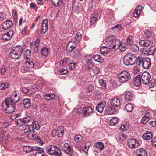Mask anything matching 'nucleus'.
<instances>
[{
    "mask_svg": "<svg viewBox=\"0 0 156 156\" xmlns=\"http://www.w3.org/2000/svg\"><path fill=\"white\" fill-rule=\"evenodd\" d=\"M20 93L18 90L14 91L11 97H7L2 103V107L3 111L7 113L13 112L16 108L15 104L20 100Z\"/></svg>",
    "mask_w": 156,
    "mask_h": 156,
    "instance_id": "f257e3e1",
    "label": "nucleus"
},
{
    "mask_svg": "<svg viewBox=\"0 0 156 156\" xmlns=\"http://www.w3.org/2000/svg\"><path fill=\"white\" fill-rule=\"evenodd\" d=\"M119 40L117 39L115 36L110 35L107 38L103 40L105 44L109 49H113L115 50H117L119 47Z\"/></svg>",
    "mask_w": 156,
    "mask_h": 156,
    "instance_id": "f03ea898",
    "label": "nucleus"
},
{
    "mask_svg": "<svg viewBox=\"0 0 156 156\" xmlns=\"http://www.w3.org/2000/svg\"><path fill=\"white\" fill-rule=\"evenodd\" d=\"M23 51V47L20 45L14 47L10 51V57L13 59H18L21 57Z\"/></svg>",
    "mask_w": 156,
    "mask_h": 156,
    "instance_id": "7ed1b4c3",
    "label": "nucleus"
},
{
    "mask_svg": "<svg viewBox=\"0 0 156 156\" xmlns=\"http://www.w3.org/2000/svg\"><path fill=\"white\" fill-rule=\"evenodd\" d=\"M119 81L121 83H125L131 79L130 73L127 71L124 70L121 71L117 76Z\"/></svg>",
    "mask_w": 156,
    "mask_h": 156,
    "instance_id": "20e7f679",
    "label": "nucleus"
},
{
    "mask_svg": "<svg viewBox=\"0 0 156 156\" xmlns=\"http://www.w3.org/2000/svg\"><path fill=\"white\" fill-rule=\"evenodd\" d=\"M135 54L129 53L123 57V62L126 66L133 65L134 64L135 60Z\"/></svg>",
    "mask_w": 156,
    "mask_h": 156,
    "instance_id": "39448f33",
    "label": "nucleus"
},
{
    "mask_svg": "<svg viewBox=\"0 0 156 156\" xmlns=\"http://www.w3.org/2000/svg\"><path fill=\"white\" fill-rule=\"evenodd\" d=\"M46 152L50 155L57 156H60L61 154V150L58 147L52 145L47 147Z\"/></svg>",
    "mask_w": 156,
    "mask_h": 156,
    "instance_id": "423d86ee",
    "label": "nucleus"
},
{
    "mask_svg": "<svg viewBox=\"0 0 156 156\" xmlns=\"http://www.w3.org/2000/svg\"><path fill=\"white\" fill-rule=\"evenodd\" d=\"M31 120V117L26 116L22 118L18 119L15 121V124L19 127H21L26 123H28Z\"/></svg>",
    "mask_w": 156,
    "mask_h": 156,
    "instance_id": "0eeeda50",
    "label": "nucleus"
},
{
    "mask_svg": "<svg viewBox=\"0 0 156 156\" xmlns=\"http://www.w3.org/2000/svg\"><path fill=\"white\" fill-rule=\"evenodd\" d=\"M34 66V62L32 58L26 59L25 61L23 69V72L28 71L29 69L33 68Z\"/></svg>",
    "mask_w": 156,
    "mask_h": 156,
    "instance_id": "6e6552de",
    "label": "nucleus"
},
{
    "mask_svg": "<svg viewBox=\"0 0 156 156\" xmlns=\"http://www.w3.org/2000/svg\"><path fill=\"white\" fill-rule=\"evenodd\" d=\"M64 133V128L62 126L58 127L57 129L53 130L51 132L52 135L53 137L58 136L61 137L63 135Z\"/></svg>",
    "mask_w": 156,
    "mask_h": 156,
    "instance_id": "1a4fd4ad",
    "label": "nucleus"
},
{
    "mask_svg": "<svg viewBox=\"0 0 156 156\" xmlns=\"http://www.w3.org/2000/svg\"><path fill=\"white\" fill-rule=\"evenodd\" d=\"M140 78L142 83L146 85L149 83L151 78V75L149 72L145 71L142 73Z\"/></svg>",
    "mask_w": 156,
    "mask_h": 156,
    "instance_id": "9d476101",
    "label": "nucleus"
},
{
    "mask_svg": "<svg viewBox=\"0 0 156 156\" xmlns=\"http://www.w3.org/2000/svg\"><path fill=\"white\" fill-rule=\"evenodd\" d=\"M127 144L128 146L130 148L132 149H134L137 147L139 145L137 140L133 138L128 139Z\"/></svg>",
    "mask_w": 156,
    "mask_h": 156,
    "instance_id": "9b49d317",
    "label": "nucleus"
},
{
    "mask_svg": "<svg viewBox=\"0 0 156 156\" xmlns=\"http://www.w3.org/2000/svg\"><path fill=\"white\" fill-rule=\"evenodd\" d=\"M62 150L69 156H72L73 153V148L68 144L65 143L62 147Z\"/></svg>",
    "mask_w": 156,
    "mask_h": 156,
    "instance_id": "f8f14e48",
    "label": "nucleus"
},
{
    "mask_svg": "<svg viewBox=\"0 0 156 156\" xmlns=\"http://www.w3.org/2000/svg\"><path fill=\"white\" fill-rule=\"evenodd\" d=\"M141 112L144 116L142 117L140 122L141 123L145 124L151 118V115L148 112H147L145 110H142Z\"/></svg>",
    "mask_w": 156,
    "mask_h": 156,
    "instance_id": "ddd939ff",
    "label": "nucleus"
},
{
    "mask_svg": "<svg viewBox=\"0 0 156 156\" xmlns=\"http://www.w3.org/2000/svg\"><path fill=\"white\" fill-rule=\"evenodd\" d=\"M156 48L155 46H151L150 48H142L141 51L145 54L149 55H152L155 52Z\"/></svg>",
    "mask_w": 156,
    "mask_h": 156,
    "instance_id": "4468645a",
    "label": "nucleus"
},
{
    "mask_svg": "<svg viewBox=\"0 0 156 156\" xmlns=\"http://www.w3.org/2000/svg\"><path fill=\"white\" fill-rule=\"evenodd\" d=\"M2 26L3 29L6 30L12 28L13 27V24L11 20H7L2 23Z\"/></svg>",
    "mask_w": 156,
    "mask_h": 156,
    "instance_id": "2eb2a0df",
    "label": "nucleus"
},
{
    "mask_svg": "<svg viewBox=\"0 0 156 156\" xmlns=\"http://www.w3.org/2000/svg\"><path fill=\"white\" fill-rule=\"evenodd\" d=\"M83 113L85 116L88 117L93 113V110L89 106L84 107L83 109Z\"/></svg>",
    "mask_w": 156,
    "mask_h": 156,
    "instance_id": "dca6fc26",
    "label": "nucleus"
},
{
    "mask_svg": "<svg viewBox=\"0 0 156 156\" xmlns=\"http://www.w3.org/2000/svg\"><path fill=\"white\" fill-rule=\"evenodd\" d=\"M35 132L34 129L32 130L28 134L29 138L31 140H35L38 142L41 143L42 141L40 138L38 136L33 134Z\"/></svg>",
    "mask_w": 156,
    "mask_h": 156,
    "instance_id": "f3484780",
    "label": "nucleus"
},
{
    "mask_svg": "<svg viewBox=\"0 0 156 156\" xmlns=\"http://www.w3.org/2000/svg\"><path fill=\"white\" fill-rule=\"evenodd\" d=\"M151 60L149 58H143L142 66L145 69L149 68L151 67Z\"/></svg>",
    "mask_w": 156,
    "mask_h": 156,
    "instance_id": "a211bd4d",
    "label": "nucleus"
},
{
    "mask_svg": "<svg viewBox=\"0 0 156 156\" xmlns=\"http://www.w3.org/2000/svg\"><path fill=\"white\" fill-rule=\"evenodd\" d=\"M13 34V31L12 30H10L8 32H7L6 33L2 35V39L4 40H9L12 37Z\"/></svg>",
    "mask_w": 156,
    "mask_h": 156,
    "instance_id": "6ab92c4d",
    "label": "nucleus"
},
{
    "mask_svg": "<svg viewBox=\"0 0 156 156\" xmlns=\"http://www.w3.org/2000/svg\"><path fill=\"white\" fill-rule=\"evenodd\" d=\"M106 103V101H102L98 103L96 108V110L99 113H102L103 112Z\"/></svg>",
    "mask_w": 156,
    "mask_h": 156,
    "instance_id": "aec40b11",
    "label": "nucleus"
},
{
    "mask_svg": "<svg viewBox=\"0 0 156 156\" xmlns=\"http://www.w3.org/2000/svg\"><path fill=\"white\" fill-rule=\"evenodd\" d=\"M39 149V147L37 146L31 147L26 146L24 147L23 150L26 153H29L37 150Z\"/></svg>",
    "mask_w": 156,
    "mask_h": 156,
    "instance_id": "412c9836",
    "label": "nucleus"
},
{
    "mask_svg": "<svg viewBox=\"0 0 156 156\" xmlns=\"http://www.w3.org/2000/svg\"><path fill=\"white\" fill-rule=\"evenodd\" d=\"M133 83L134 85L136 87H138L141 85L142 82L140 75H137L134 79Z\"/></svg>",
    "mask_w": 156,
    "mask_h": 156,
    "instance_id": "4be33fe9",
    "label": "nucleus"
},
{
    "mask_svg": "<svg viewBox=\"0 0 156 156\" xmlns=\"http://www.w3.org/2000/svg\"><path fill=\"white\" fill-rule=\"evenodd\" d=\"M48 29V21L45 19L43 20L42 24L41 33L44 34Z\"/></svg>",
    "mask_w": 156,
    "mask_h": 156,
    "instance_id": "5701e85b",
    "label": "nucleus"
},
{
    "mask_svg": "<svg viewBox=\"0 0 156 156\" xmlns=\"http://www.w3.org/2000/svg\"><path fill=\"white\" fill-rule=\"evenodd\" d=\"M115 112V109L112 107H106L104 111V113L105 115H112Z\"/></svg>",
    "mask_w": 156,
    "mask_h": 156,
    "instance_id": "b1692460",
    "label": "nucleus"
},
{
    "mask_svg": "<svg viewBox=\"0 0 156 156\" xmlns=\"http://www.w3.org/2000/svg\"><path fill=\"white\" fill-rule=\"evenodd\" d=\"M111 105L115 107H119L121 105L120 100L117 98L113 99L112 101Z\"/></svg>",
    "mask_w": 156,
    "mask_h": 156,
    "instance_id": "393cba45",
    "label": "nucleus"
},
{
    "mask_svg": "<svg viewBox=\"0 0 156 156\" xmlns=\"http://www.w3.org/2000/svg\"><path fill=\"white\" fill-rule=\"evenodd\" d=\"M137 156H147V154L146 151L144 149L141 148L137 149L136 151Z\"/></svg>",
    "mask_w": 156,
    "mask_h": 156,
    "instance_id": "a878e982",
    "label": "nucleus"
},
{
    "mask_svg": "<svg viewBox=\"0 0 156 156\" xmlns=\"http://www.w3.org/2000/svg\"><path fill=\"white\" fill-rule=\"evenodd\" d=\"M152 133L150 132H147L146 133H144L142 136V137L144 139L147 140L152 139Z\"/></svg>",
    "mask_w": 156,
    "mask_h": 156,
    "instance_id": "bb28decb",
    "label": "nucleus"
},
{
    "mask_svg": "<svg viewBox=\"0 0 156 156\" xmlns=\"http://www.w3.org/2000/svg\"><path fill=\"white\" fill-rule=\"evenodd\" d=\"M151 43V41L148 40H142L139 42L140 45L143 47H147Z\"/></svg>",
    "mask_w": 156,
    "mask_h": 156,
    "instance_id": "cd10ccee",
    "label": "nucleus"
},
{
    "mask_svg": "<svg viewBox=\"0 0 156 156\" xmlns=\"http://www.w3.org/2000/svg\"><path fill=\"white\" fill-rule=\"evenodd\" d=\"M92 58L95 61L100 63L104 61V59L103 57L98 54L93 55Z\"/></svg>",
    "mask_w": 156,
    "mask_h": 156,
    "instance_id": "c85d7f7f",
    "label": "nucleus"
},
{
    "mask_svg": "<svg viewBox=\"0 0 156 156\" xmlns=\"http://www.w3.org/2000/svg\"><path fill=\"white\" fill-rule=\"evenodd\" d=\"M23 103L24 106L25 108L28 109L30 108L31 105V103L29 99H24L23 101Z\"/></svg>",
    "mask_w": 156,
    "mask_h": 156,
    "instance_id": "c756f323",
    "label": "nucleus"
},
{
    "mask_svg": "<svg viewBox=\"0 0 156 156\" xmlns=\"http://www.w3.org/2000/svg\"><path fill=\"white\" fill-rule=\"evenodd\" d=\"M134 41V37L132 36H129L127 38L126 44L127 45L130 46L132 45L133 44V43Z\"/></svg>",
    "mask_w": 156,
    "mask_h": 156,
    "instance_id": "7c9ffc66",
    "label": "nucleus"
},
{
    "mask_svg": "<svg viewBox=\"0 0 156 156\" xmlns=\"http://www.w3.org/2000/svg\"><path fill=\"white\" fill-rule=\"evenodd\" d=\"M105 17L108 18H113L114 15L112 11L110 9L107 10Z\"/></svg>",
    "mask_w": 156,
    "mask_h": 156,
    "instance_id": "2f4dec72",
    "label": "nucleus"
},
{
    "mask_svg": "<svg viewBox=\"0 0 156 156\" xmlns=\"http://www.w3.org/2000/svg\"><path fill=\"white\" fill-rule=\"evenodd\" d=\"M135 62H134V64L136 63L138 66H140L142 64L143 58H142L141 57L138 56L137 57L136 55H135Z\"/></svg>",
    "mask_w": 156,
    "mask_h": 156,
    "instance_id": "473e14b6",
    "label": "nucleus"
},
{
    "mask_svg": "<svg viewBox=\"0 0 156 156\" xmlns=\"http://www.w3.org/2000/svg\"><path fill=\"white\" fill-rule=\"evenodd\" d=\"M94 147L99 149L100 151H102L104 147V145L102 142H98L94 145Z\"/></svg>",
    "mask_w": 156,
    "mask_h": 156,
    "instance_id": "72a5a7b5",
    "label": "nucleus"
},
{
    "mask_svg": "<svg viewBox=\"0 0 156 156\" xmlns=\"http://www.w3.org/2000/svg\"><path fill=\"white\" fill-rule=\"evenodd\" d=\"M92 59L91 56H86L85 57V60L87 64L90 65V68L91 69L93 66L92 62Z\"/></svg>",
    "mask_w": 156,
    "mask_h": 156,
    "instance_id": "f704fd0d",
    "label": "nucleus"
},
{
    "mask_svg": "<svg viewBox=\"0 0 156 156\" xmlns=\"http://www.w3.org/2000/svg\"><path fill=\"white\" fill-rule=\"evenodd\" d=\"M31 127V125H25L23 127L24 133L25 134L27 133H29L30 131H32Z\"/></svg>",
    "mask_w": 156,
    "mask_h": 156,
    "instance_id": "c9c22d12",
    "label": "nucleus"
},
{
    "mask_svg": "<svg viewBox=\"0 0 156 156\" xmlns=\"http://www.w3.org/2000/svg\"><path fill=\"white\" fill-rule=\"evenodd\" d=\"M125 97V99L126 101H130L133 99V94L130 92H126Z\"/></svg>",
    "mask_w": 156,
    "mask_h": 156,
    "instance_id": "e433bc0d",
    "label": "nucleus"
},
{
    "mask_svg": "<svg viewBox=\"0 0 156 156\" xmlns=\"http://www.w3.org/2000/svg\"><path fill=\"white\" fill-rule=\"evenodd\" d=\"M119 119L117 117H113L110 121V124L111 126L115 125L119 121Z\"/></svg>",
    "mask_w": 156,
    "mask_h": 156,
    "instance_id": "4c0bfd02",
    "label": "nucleus"
},
{
    "mask_svg": "<svg viewBox=\"0 0 156 156\" xmlns=\"http://www.w3.org/2000/svg\"><path fill=\"white\" fill-rule=\"evenodd\" d=\"M31 54V51L29 50H26L24 53L23 57L26 60L28 59H30V57Z\"/></svg>",
    "mask_w": 156,
    "mask_h": 156,
    "instance_id": "58836bf2",
    "label": "nucleus"
},
{
    "mask_svg": "<svg viewBox=\"0 0 156 156\" xmlns=\"http://www.w3.org/2000/svg\"><path fill=\"white\" fill-rule=\"evenodd\" d=\"M35 154V156H45L44 153L43 149L39 148Z\"/></svg>",
    "mask_w": 156,
    "mask_h": 156,
    "instance_id": "ea45409f",
    "label": "nucleus"
},
{
    "mask_svg": "<svg viewBox=\"0 0 156 156\" xmlns=\"http://www.w3.org/2000/svg\"><path fill=\"white\" fill-rule=\"evenodd\" d=\"M129 48L130 51L132 52H137L139 50L138 46L136 44L130 45Z\"/></svg>",
    "mask_w": 156,
    "mask_h": 156,
    "instance_id": "a19ab883",
    "label": "nucleus"
},
{
    "mask_svg": "<svg viewBox=\"0 0 156 156\" xmlns=\"http://www.w3.org/2000/svg\"><path fill=\"white\" fill-rule=\"evenodd\" d=\"M44 98L46 100L49 101L51 99H53L55 98V95L51 94H46L44 96Z\"/></svg>",
    "mask_w": 156,
    "mask_h": 156,
    "instance_id": "79ce46f5",
    "label": "nucleus"
},
{
    "mask_svg": "<svg viewBox=\"0 0 156 156\" xmlns=\"http://www.w3.org/2000/svg\"><path fill=\"white\" fill-rule=\"evenodd\" d=\"M48 49L46 47H44L41 49V54L44 56H47L48 55Z\"/></svg>",
    "mask_w": 156,
    "mask_h": 156,
    "instance_id": "37998d69",
    "label": "nucleus"
},
{
    "mask_svg": "<svg viewBox=\"0 0 156 156\" xmlns=\"http://www.w3.org/2000/svg\"><path fill=\"white\" fill-rule=\"evenodd\" d=\"M31 128L32 129L38 130L40 128V126L38 123L36 121H34L32 123V125H31Z\"/></svg>",
    "mask_w": 156,
    "mask_h": 156,
    "instance_id": "c03bdc74",
    "label": "nucleus"
},
{
    "mask_svg": "<svg viewBox=\"0 0 156 156\" xmlns=\"http://www.w3.org/2000/svg\"><path fill=\"white\" fill-rule=\"evenodd\" d=\"M80 52L79 50H74L73 52L72 53V57L76 58L79 56L80 55Z\"/></svg>",
    "mask_w": 156,
    "mask_h": 156,
    "instance_id": "a18cd8bd",
    "label": "nucleus"
},
{
    "mask_svg": "<svg viewBox=\"0 0 156 156\" xmlns=\"http://www.w3.org/2000/svg\"><path fill=\"white\" fill-rule=\"evenodd\" d=\"M108 46H102L100 49V52L103 54L105 55L108 54Z\"/></svg>",
    "mask_w": 156,
    "mask_h": 156,
    "instance_id": "49530a36",
    "label": "nucleus"
},
{
    "mask_svg": "<svg viewBox=\"0 0 156 156\" xmlns=\"http://www.w3.org/2000/svg\"><path fill=\"white\" fill-rule=\"evenodd\" d=\"M125 109L127 112H130L133 110V107L131 103H128L126 105Z\"/></svg>",
    "mask_w": 156,
    "mask_h": 156,
    "instance_id": "de8ad7c7",
    "label": "nucleus"
},
{
    "mask_svg": "<svg viewBox=\"0 0 156 156\" xmlns=\"http://www.w3.org/2000/svg\"><path fill=\"white\" fill-rule=\"evenodd\" d=\"M69 62V58H65L63 59L60 60V64L62 66H65Z\"/></svg>",
    "mask_w": 156,
    "mask_h": 156,
    "instance_id": "09e8293b",
    "label": "nucleus"
},
{
    "mask_svg": "<svg viewBox=\"0 0 156 156\" xmlns=\"http://www.w3.org/2000/svg\"><path fill=\"white\" fill-rule=\"evenodd\" d=\"M51 1L52 5L56 7L59 5L60 3H63V0H52Z\"/></svg>",
    "mask_w": 156,
    "mask_h": 156,
    "instance_id": "8fccbe9b",
    "label": "nucleus"
},
{
    "mask_svg": "<svg viewBox=\"0 0 156 156\" xmlns=\"http://www.w3.org/2000/svg\"><path fill=\"white\" fill-rule=\"evenodd\" d=\"M74 139L76 142H80L83 140V137L80 135H77L75 136Z\"/></svg>",
    "mask_w": 156,
    "mask_h": 156,
    "instance_id": "3c124183",
    "label": "nucleus"
},
{
    "mask_svg": "<svg viewBox=\"0 0 156 156\" xmlns=\"http://www.w3.org/2000/svg\"><path fill=\"white\" fill-rule=\"evenodd\" d=\"M9 84L7 83H2L0 84V90H2L9 87Z\"/></svg>",
    "mask_w": 156,
    "mask_h": 156,
    "instance_id": "603ef678",
    "label": "nucleus"
},
{
    "mask_svg": "<svg viewBox=\"0 0 156 156\" xmlns=\"http://www.w3.org/2000/svg\"><path fill=\"white\" fill-rule=\"evenodd\" d=\"M98 14H95L92 16L91 19L90 23V24H94L95 22L98 19Z\"/></svg>",
    "mask_w": 156,
    "mask_h": 156,
    "instance_id": "864d4df0",
    "label": "nucleus"
},
{
    "mask_svg": "<svg viewBox=\"0 0 156 156\" xmlns=\"http://www.w3.org/2000/svg\"><path fill=\"white\" fill-rule=\"evenodd\" d=\"M23 92L27 94H30L31 93V91L29 88L23 87L22 88Z\"/></svg>",
    "mask_w": 156,
    "mask_h": 156,
    "instance_id": "5fc2aeb1",
    "label": "nucleus"
},
{
    "mask_svg": "<svg viewBox=\"0 0 156 156\" xmlns=\"http://www.w3.org/2000/svg\"><path fill=\"white\" fill-rule=\"evenodd\" d=\"M82 37L81 34L79 32H77L75 36V41L78 42L81 39Z\"/></svg>",
    "mask_w": 156,
    "mask_h": 156,
    "instance_id": "6e6d98bb",
    "label": "nucleus"
},
{
    "mask_svg": "<svg viewBox=\"0 0 156 156\" xmlns=\"http://www.w3.org/2000/svg\"><path fill=\"white\" fill-rule=\"evenodd\" d=\"M152 34L149 31H147L144 32L143 34V37L146 38H149L151 36Z\"/></svg>",
    "mask_w": 156,
    "mask_h": 156,
    "instance_id": "4d7b16f0",
    "label": "nucleus"
},
{
    "mask_svg": "<svg viewBox=\"0 0 156 156\" xmlns=\"http://www.w3.org/2000/svg\"><path fill=\"white\" fill-rule=\"evenodd\" d=\"M129 129V126L127 123L122 124L120 126V129L124 131L127 130Z\"/></svg>",
    "mask_w": 156,
    "mask_h": 156,
    "instance_id": "13d9d810",
    "label": "nucleus"
},
{
    "mask_svg": "<svg viewBox=\"0 0 156 156\" xmlns=\"http://www.w3.org/2000/svg\"><path fill=\"white\" fill-rule=\"evenodd\" d=\"M119 46V49L121 51L123 52L126 49V47L122 45V43H121L120 40Z\"/></svg>",
    "mask_w": 156,
    "mask_h": 156,
    "instance_id": "bf43d9fd",
    "label": "nucleus"
},
{
    "mask_svg": "<svg viewBox=\"0 0 156 156\" xmlns=\"http://www.w3.org/2000/svg\"><path fill=\"white\" fill-rule=\"evenodd\" d=\"M99 82L101 86L102 87V88L105 89L106 87L105 82L102 79H100L99 80Z\"/></svg>",
    "mask_w": 156,
    "mask_h": 156,
    "instance_id": "052dcab7",
    "label": "nucleus"
},
{
    "mask_svg": "<svg viewBox=\"0 0 156 156\" xmlns=\"http://www.w3.org/2000/svg\"><path fill=\"white\" fill-rule=\"evenodd\" d=\"M44 85L43 82L41 81H38L35 84V87L37 89L42 87Z\"/></svg>",
    "mask_w": 156,
    "mask_h": 156,
    "instance_id": "680f3d73",
    "label": "nucleus"
},
{
    "mask_svg": "<svg viewBox=\"0 0 156 156\" xmlns=\"http://www.w3.org/2000/svg\"><path fill=\"white\" fill-rule=\"evenodd\" d=\"M10 125L7 122H3L2 125V127L3 128H7Z\"/></svg>",
    "mask_w": 156,
    "mask_h": 156,
    "instance_id": "e2e57ef3",
    "label": "nucleus"
},
{
    "mask_svg": "<svg viewBox=\"0 0 156 156\" xmlns=\"http://www.w3.org/2000/svg\"><path fill=\"white\" fill-rule=\"evenodd\" d=\"M93 71L94 75H97L100 73V70L99 69L98 67H96L93 70Z\"/></svg>",
    "mask_w": 156,
    "mask_h": 156,
    "instance_id": "0e129e2a",
    "label": "nucleus"
},
{
    "mask_svg": "<svg viewBox=\"0 0 156 156\" xmlns=\"http://www.w3.org/2000/svg\"><path fill=\"white\" fill-rule=\"evenodd\" d=\"M7 70L6 67L5 66H3L1 69V73L2 74H4L6 72Z\"/></svg>",
    "mask_w": 156,
    "mask_h": 156,
    "instance_id": "69168bd1",
    "label": "nucleus"
},
{
    "mask_svg": "<svg viewBox=\"0 0 156 156\" xmlns=\"http://www.w3.org/2000/svg\"><path fill=\"white\" fill-rule=\"evenodd\" d=\"M140 12H139L138 11H137L136 9H135L133 14V16L135 18L138 17L139 16Z\"/></svg>",
    "mask_w": 156,
    "mask_h": 156,
    "instance_id": "338daca9",
    "label": "nucleus"
},
{
    "mask_svg": "<svg viewBox=\"0 0 156 156\" xmlns=\"http://www.w3.org/2000/svg\"><path fill=\"white\" fill-rule=\"evenodd\" d=\"M151 144L156 147V137L152 138L151 140Z\"/></svg>",
    "mask_w": 156,
    "mask_h": 156,
    "instance_id": "774afa93",
    "label": "nucleus"
}]
</instances>
